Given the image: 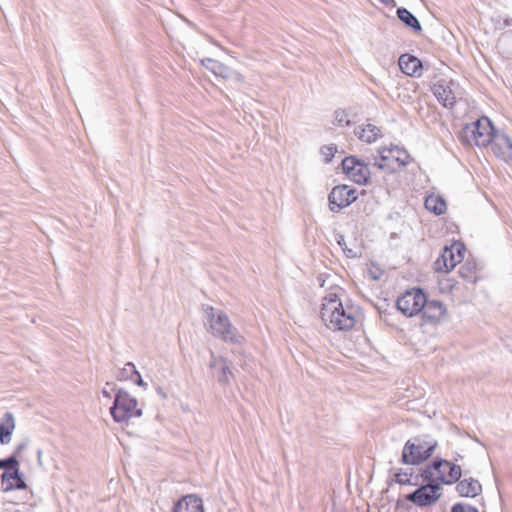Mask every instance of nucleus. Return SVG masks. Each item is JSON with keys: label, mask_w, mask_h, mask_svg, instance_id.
I'll return each mask as SVG.
<instances>
[{"label": "nucleus", "mask_w": 512, "mask_h": 512, "mask_svg": "<svg viewBox=\"0 0 512 512\" xmlns=\"http://www.w3.org/2000/svg\"><path fill=\"white\" fill-rule=\"evenodd\" d=\"M341 296L337 292L325 295L321 303L320 317L330 330L351 331L361 317V310L351 301H343Z\"/></svg>", "instance_id": "1"}, {"label": "nucleus", "mask_w": 512, "mask_h": 512, "mask_svg": "<svg viewBox=\"0 0 512 512\" xmlns=\"http://www.w3.org/2000/svg\"><path fill=\"white\" fill-rule=\"evenodd\" d=\"M495 129L488 117L482 116L476 121L466 124L459 135L462 143L477 147H488L493 140Z\"/></svg>", "instance_id": "2"}, {"label": "nucleus", "mask_w": 512, "mask_h": 512, "mask_svg": "<svg viewBox=\"0 0 512 512\" xmlns=\"http://www.w3.org/2000/svg\"><path fill=\"white\" fill-rule=\"evenodd\" d=\"M461 474V467L447 460H436L424 471L425 478L438 486L456 483Z\"/></svg>", "instance_id": "3"}, {"label": "nucleus", "mask_w": 512, "mask_h": 512, "mask_svg": "<svg viewBox=\"0 0 512 512\" xmlns=\"http://www.w3.org/2000/svg\"><path fill=\"white\" fill-rule=\"evenodd\" d=\"M467 252L466 246L459 240H454L442 250L439 257L433 263V269L437 273L448 274L462 263Z\"/></svg>", "instance_id": "4"}, {"label": "nucleus", "mask_w": 512, "mask_h": 512, "mask_svg": "<svg viewBox=\"0 0 512 512\" xmlns=\"http://www.w3.org/2000/svg\"><path fill=\"white\" fill-rule=\"evenodd\" d=\"M111 415L116 422H127L133 417L142 414L138 407L137 400L126 391H119L116 394L114 405L110 409Z\"/></svg>", "instance_id": "5"}, {"label": "nucleus", "mask_w": 512, "mask_h": 512, "mask_svg": "<svg viewBox=\"0 0 512 512\" xmlns=\"http://www.w3.org/2000/svg\"><path fill=\"white\" fill-rule=\"evenodd\" d=\"M409 162V155L406 150L398 146L383 147L379 150L377 166L379 169L394 173Z\"/></svg>", "instance_id": "6"}, {"label": "nucleus", "mask_w": 512, "mask_h": 512, "mask_svg": "<svg viewBox=\"0 0 512 512\" xmlns=\"http://www.w3.org/2000/svg\"><path fill=\"white\" fill-rule=\"evenodd\" d=\"M426 295L419 288H412L404 292L397 299V308L405 316L413 317L418 315L425 307Z\"/></svg>", "instance_id": "7"}, {"label": "nucleus", "mask_w": 512, "mask_h": 512, "mask_svg": "<svg viewBox=\"0 0 512 512\" xmlns=\"http://www.w3.org/2000/svg\"><path fill=\"white\" fill-rule=\"evenodd\" d=\"M342 171L351 181L358 184H367L371 172L367 163L355 157L348 156L342 160Z\"/></svg>", "instance_id": "8"}, {"label": "nucleus", "mask_w": 512, "mask_h": 512, "mask_svg": "<svg viewBox=\"0 0 512 512\" xmlns=\"http://www.w3.org/2000/svg\"><path fill=\"white\" fill-rule=\"evenodd\" d=\"M434 446L421 441H407L402 452L405 464L417 465L427 460L433 453Z\"/></svg>", "instance_id": "9"}, {"label": "nucleus", "mask_w": 512, "mask_h": 512, "mask_svg": "<svg viewBox=\"0 0 512 512\" xmlns=\"http://www.w3.org/2000/svg\"><path fill=\"white\" fill-rule=\"evenodd\" d=\"M358 197L357 191L348 185H338L329 194V206L332 211H339Z\"/></svg>", "instance_id": "10"}, {"label": "nucleus", "mask_w": 512, "mask_h": 512, "mask_svg": "<svg viewBox=\"0 0 512 512\" xmlns=\"http://www.w3.org/2000/svg\"><path fill=\"white\" fill-rule=\"evenodd\" d=\"M488 146L498 159L504 162L512 161V139L508 135L495 132L493 140Z\"/></svg>", "instance_id": "11"}, {"label": "nucleus", "mask_w": 512, "mask_h": 512, "mask_svg": "<svg viewBox=\"0 0 512 512\" xmlns=\"http://www.w3.org/2000/svg\"><path fill=\"white\" fill-rule=\"evenodd\" d=\"M439 497V486L435 484H427L409 494L407 496V500L418 506H427L435 502Z\"/></svg>", "instance_id": "12"}, {"label": "nucleus", "mask_w": 512, "mask_h": 512, "mask_svg": "<svg viewBox=\"0 0 512 512\" xmlns=\"http://www.w3.org/2000/svg\"><path fill=\"white\" fill-rule=\"evenodd\" d=\"M210 328L214 335H217L225 341L236 342L237 337L233 332L228 317L225 314L212 316L210 319Z\"/></svg>", "instance_id": "13"}, {"label": "nucleus", "mask_w": 512, "mask_h": 512, "mask_svg": "<svg viewBox=\"0 0 512 512\" xmlns=\"http://www.w3.org/2000/svg\"><path fill=\"white\" fill-rule=\"evenodd\" d=\"M172 512H206L203 499L196 494L182 496L173 506Z\"/></svg>", "instance_id": "14"}, {"label": "nucleus", "mask_w": 512, "mask_h": 512, "mask_svg": "<svg viewBox=\"0 0 512 512\" xmlns=\"http://www.w3.org/2000/svg\"><path fill=\"white\" fill-rule=\"evenodd\" d=\"M422 312V320L426 324H437L442 321L446 314V308L438 301H428Z\"/></svg>", "instance_id": "15"}, {"label": "nucleus", "mask_w": 512, "mask_h": 512, "mask_svg": "<svg viewBox=\"0 0 512 512\" xmlns=\"http://www.w3.org/2000/svg\"><path fill=\"white\" fill-rule=\"evenodd\" d=\"M1 485L5 491L26 488V484L19 473V468L4 471L1 476Z\"/></svg>", "instance_id": "16"}, {"label": "nucleus", "mask_w": 512, "mask_h": 512, "mask_svg": "<svg viewBox=\"0 0 512 512\" xmlns=\"http://www.w3.org/2000/svg\"><path fill=\"white\" fill-rule=\"evenodd\" d=\"M399 67L403 73L409 76L420 75L422 69L421 61L409 54H403L399 58Z\"/></svg>", "instance_id": "17"}, {"label": "nucleus", "mask_w": 512, "mask_h": 512, "mask_svg": "<svg viewBox=\"0 0 512 512\" xmlns=\"http://www.w3.org/2000/svg\"><path fill=\"white\" fill-rule=\"evenodd\" d=\"M433 93L445 107H452L455 104V96L450 86L444 81L434 84Z\"/></svg>", "instance_id": "18"}, {"label": "nucleus", "mask_w": 512, "mask_h": 512, "mask_svg": "<svg viewBox=\"0 0 512 512\" xmlns=\"http://www.w3.org/2000/svg\"><path fill=\"white\" fill-rule=\"evenodd\" d=\"M15 419L12 413L7 412L0 420V443L5 445L10 443L11 436L15 430Z\"/></svg>", "instance_id": "19"}, {"label": "nucleus", "mask_w": 512, "mask_h": 512, "mask_svg": "<svg viewBox=\"0 0 512 512\" xmlns=\"http://www.w3.org/2000/svg\"><path fill=\"white\" fill-rule=\"evenodd\" d=\"M456 490L460 496L475 497L480 493L481 485L477 480L464 479L457 484Z\"/></svg>", "instance_id": "20"}, {"label": "nucleus", "mask_w": 512, "mask_h": 512, "mask_svg": "<svg viewBox=\"0 0 512 512\" xmlns=\"http://www.w3.org/2000/svg\"><path fill=\"white\" fill-rule=\"evenodd\" d=\"M425 207L436 215H442L447 210V204L444 198L438 194L432 193L425 199Z\"/></svg>", "instance_id": "21"}, {"label": "nucleus", "mask_w": 512, "mask_h": 512, "mask_svg": "<svg viewBox=\"0 0 512 512\" xmlns=\"http://www.w3.org/2000/svg\"><path fill=\"white\" fill-rule=\"evenodd\" d=\"M459 275L466 281L475 283L479 279L478 266L474 259H467L459 269Z\"/></svg>", "instance_id": "22"}, {"label": "nucleus", "mask_w": 512, "mask_h": 512, "mask_svg": "<svg viewBox=\"0 0 512 512\" xmlns=\"http://www.w3.org/2000/svg\"><path fill=\"white\" fill-rule=\"evenodd\" d=\"M397 15L401 21H403L407 26L415 29L416 31L421 30V25L419 21L413 16L407 9L400 8L397 11Z\"/></svg>", "instance_id": "23"}, {"label": "nucleus", "mask_w": 512, "mask_h": 512, "mask_svg": "<svg viewBox=\"0 0 512 512\" xmlns=\"http://www.w3.org/2000/svg\"><path fill=\"white\" fill-rule=\"evenodd\" d=\"M377 137L378 133L376 132L375 127L371 125L364 127L360 133V138L368 143L375 141Z\"/></svg>", "instance_id": "24"}, {"label": "nucleus", "mask_w": 512, "mask_h": 512, "mask_svg": "<svg viewBox=\"0 0 512 512\" xmlns=\"http://www.w3.org/2000/svg\"><path fill=\"white\" fill-rule=\"evenodd\" d=\"M123 372L124 373H127V374H130V379L138 384V385H141L142 384V378L139 374V372L136 370L134 364L132 363H127L125 365V367L123 368Z\"/></svg>", "instance_id": "25"}, {"label": "nucleus", "mask_w": 512, "mask_h": 512, "mask_svg": "<svg viewBox=\"0 0 512 512\" xmlns=\"http://www.w3.org/2000/svg\"><path fill=\"white\" fill-rule=\"evenodd\" d=\"M19 466V462L15 457L0 460V469H16Z\"/></svg>", "instance_id": "26"}, {"label": "nucleus", "mask_w": 512, "mask_h": 512, "mask_svg": "<svg viewBox=\"0 0 512 512\" xmlns=\"http://www.w3.org/2000/svg\"><path fill=\"white\" fill-rule=\"evenodd\" d=\"M452 512H479L477 508L467 504H456L452 508Z\"/></svg>", "instance_id": "27"}, {"label": "nucleus", "mask_w": 512, "mask_h": 512, "mask_svg": "<svg viewBox=\"0 0 512 512\" xmlns=\"http://www.w3.org/2000/svg\"><path fill=\"white\" fill-rule=\"evenodd\" d=\"M396 481L400 484L409 483V475L407 473H397Z\"/></svg>", "instance_id": "28"}, {"label": "nucleus", "mask_w": 512, "mask_h": 512, "mask_svg": "<svg viewBox=\"0 0 512 512\" xmlns=\"http://www.w3.org/2000/svg\"><path fill=\"white\" fill-rule=\"evenodd\" d=\"M336 151L337 148L335 146H326L323 150V153L328 157H332L334 156Z\"/></svg>", "instance_id": "29"}, {"label": "nucleus", "mask_w": 512, "mask_h": 512, "mask_svg": "<svg viewBox=\"0 0 512 512\" xmlns=\"http://www.w3.org/2000/svg\"><path fill=\"white\" fill-rule=\"evenodd\" d=\"M380 1L387 5L391 4L393 2V0H380Z\"/></svg>", "instance_id": "30"}, {"label": "nucleus", "mask_w": 512, "mask_h": 512, "mask_svg": "<svg viewBox=\"0 0 512 512\" xmlns=\"http://www.w3.org/2000/svg\"><path fill=\"white\" fill-rule=\"evenodd\" d=\"M223 373L224 374H228L229 373L231 375V372H230L229 368H224L223 369Z\"/></svg>", "instance_id": "31"}, {"label": "nucleus", "mask_w": 512, "mask_h": 512, "mask_svg": "<svg viewBox=\"0 0 512 512\" xmlns=\"http://www.w3.org/2000/svg\"><path fill=\"white\" fill-rule=\"evenodd\" d=\"M223 373L224 374H228L229 373L231 375V372H230L229 368H224L223 369Z\"/></svg>", "instance_id": "32"}]
</instances>
